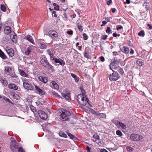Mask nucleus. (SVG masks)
<instances>
[{
  "label": "nucleus",
  "mask_w": 152,
  "mask_h": 152,
  "mask_svg": "<svg viewBox=\"0 0 152 152\" xmlns=\"http://www.w3.org/2000/svg\"><path fill=\"white\" fill-rule=\"evenodd\" d=\"M67 134L68 136L71 139L74 140H75L76 139V138L70 133H67Z\"/></svg>",
  "instance_id": "473e14b6"
},
{
  "label": "nucleus",
  "mask_w": 152,
  "mask_h": 152,
  "mask_svg": "<svg viewBox=\"0 0 152 152\" xmlns=\"http://www.w3.org/2000/svg\"><path fill=\"white\" fill-rule=\"evenodd\" d=\"M52 94L54 96L57 97H59L60 96L58 95L57 93L55 91L52 92Z\"/></svg>",
  "instance_id": "79ce46f5"
},
{
  "label": "nucleus",
  "mask_w": 152,
  "mask_h": 152,
  "mask_svg": "<svg viewBox=\"0 0 152 152\" xmlns=\"http://www.w3.org/2000/svg\"><path fill=\"white\" fill-rule=\"evenodd\" d=\"M62 96L64 97L67 100H70L71 98L69 94H66L64 93H62Z\"/></svg>",
  "instance_id": "5701e85b"
},
{
  "label": "nucleus",
  "mask_w": 152,
  "mask_h": 152,
  "mask_svg": "<svg viewBox=\"0 0 152 152\" xmlns=\"http://www.w3.org/2000/svg\"><path fill=\"white\" fill-rule=\"evenodd\" d=\"M138 35L139 36H141L142 37L145 35L144 32L142 30L140 31L138 33Z\"/></svg>",
  "instance_id": "4c0bfd02"
},
{
  "label": "nucleus",
  "mask_w": 152,
  "mask_h": 152,
  "mask_svg": "<svg viewBox=\"0 0 152 152\" xmlns=\"http://www.w3.org/2000/svg\"><path fill=\"white\" fill-rule=\"evenodd\" d=\"M4 31L6 34H8L10 33L11 34V32L12 31H11V28L10 27L7 26L4 28Z\"/></svg>",
  "instance_id": "412c9836"
},
{
  "label": "nucleus",
  "mask_w": 152,
  "mask_h": 152,
  "mask_svg": "<svg viewBox=\"0 0 152 152\" xmlns=\"http://www.w3.org/2000/svg\"><path fill=\"white\" fill-rule=\"evenodd\" d=\"M3 99L4 100L7 101L10 103L12 104V102H11V101L9 99L7 98H3Z\"/></svg>",
  "instance_id": "09e8293b"
},
{
  "label": "nucleus",
  "mask_w": 152,
  "mask_h": 152,
  "mask_svg": "<svg viewBox=\"0 0 152 152\" xmlns=\"http://www.w3.org/2000/svg\"><path fill=\"white\" fill-rule=\"evenodd\" d=\"M120 50L125 54H128L129 52V48L126 46H123L121 48Z\"/></svg>",
  "instance_id": "dca6fc26"
},
{
  "label": "nucleus",
  "mask_w": 152,
  "mask_h": 152,
  "mask_svg": "<svg viewBox=\"0 0 152 152\" xmlns=\"http://www.w3.org/2000/svg\"><path fill=\"white\" fill-rule=\"evenodd\" d=\"M18 152H25V151L23 150L22 148L20 147L18 149Z\"/></svg>",
  "instance_id": "4d7b16f0"
},
{
  "label": "nucleus",
  "mask_w": 152,
  "mask_h": 152,
  "mask_svg": "<svg viewBox=\"0 0 152 152\" xmlns=\"http://www.w3.org/2000/svg\"><path fill=\"white\" fill-rule=\"evenodd\" d=\"M38 79L41 82L44 83H46L48 81V78L46 77L39 76Z\"/></svg>",
  "instance_id": "6ab92c4d"
},
{
  "label": "nucleus",
  "mask_w": 152,
  "mask_h": 152,
  "mask_svg": "<svg viewBox=\"0 0 152 152\" xmlns=\"http://www.w3.org/2000/svg\"><path fill=\"white\" fill-rule=\"evenodd\" d=\"M113 35L114 37H117V36L119 37L120 36V35L119 34H117L114 33L113 34Z\"/></svg>",
  "instance_id": "13d9d810"
},
{
  "label": "nucleus",
  "mask_w": 152,
  "mask_h": 152,
  "mask_svg": "<svg viewBox=\"0 0 152 152\" xmlns=\"http://www.w3.org/2000/svg\"><path fill=\"white\" fill-rule=\"evenodd\" d=\"M112 3V0H109L108 1H107V4L109 5Z\"/></svg>",
  "instance_id": "052dcab7"
},
{
  "label": "nucleus",
  "mask_w": 152,
  "mask_h": 152,
  "mask_svg": "<svg viewBox=\"0 0 152 152\" xmlns=\"http://www.w3.org/2000/svg\"><path fill=\"white\" fill-rule=\"evenodd\" d=\"M93 137L94 138H95V139H96L97 140H99L100 139L99 136L96 134H94L93 135Z\"/></svg>",
  "instance_id": "37998d69"
},
{
  "label": "nucleus",
  "mask_w": 152,
  "mask_h": 152,
  "mask_svg": "<svg viewBox=\"0 0 152 152\" xmlns=\"http://www.w3.org/2000/svg\"><path fill=\"white\" fill-rule=\"evenodd\" d=\"M136 63L139 66H142L143 64V61L141 59H138L136 61Z\"/></svg>",
  "instance_id": "7c9ffc66"
},
{
  "label": "nucleus",
  "mask_w": 152,
  "mask_h": 152,
  "mask_svg": "<svg viewBox=\"0 0 152 152\" xmlns=\"http://www.w3.org/2000/svg\"><path fill=\"white\" fill-rule=\"evenodd\" d=\"M4 71L7 74H9L11 71H12V69L10 67L8 66L7 67L5 68Z\"/></svg>",
  "instance_id": "c756f323"
},
{
  "label": "nucleus",
  "mask_w": 152,
  "mask_h": 152,
  "mask_svg": "<svg viewBox=\"0 0 152 152\" xmlns=\"http://www.w3.org/2000/svg\"><path fill=\"white\" fill-rule=\"evenodd\" d=\"M18 71L20 74L22 76L25 75V73L23 70L20 69H19Z\"/></svg>",
  "instance_id": "72a5a7b5"
},
{
  "label": "nucleus",
  "mask_w": 152,
  "mask_h": 152,
  "mask_svg": "<svg viewBox=\"0 0 152 152\" xmlns=\"http://www.w3.org/2000/svg\"><path fill=\"white\" fill-rule=\"evenodd\" d=\"M31 47H29L26 49L25 52V53L26 55H28L31 53Z\"/></svg>",
  "instance_id": "cd10ccee"
},
{
  "label": "nucleus",
  "mask_w": 152,
  "mask_h": 152,
  "mask_svg": "<svg viewBox=\"0 0 152 152\" xmlns=\"http://www.w3.org/2000/svg\"><path fill=\"white\" fill-rule=\"evenodd\" d=\"M59 135L62 137L66 138L67 137L66 135L63 132H60L59 133Z\"/></svg>",
  "instance_id": "c9c22d12"
},
{
  "label": "nucleus",
  "mask_w": 152,
  "mask_h": 152,
  "mask_svg": "<svg viewBox=\"0 0 152 152\" xmlns=\"http://www.w3.org/2000/svg\"><path fill=\"white\" fill-rule=\"evenodd\" d=\"M10 139H12L11 141V143L10 144V148L12 151H14L15 149H18V144L16 142V141L14 139L11 137Z\"/></svg>",
  "instance_id": "39448f33"
},
{
  "label": "nucleus",
  "mask_w": 152,
  "mask_h": 152,
  "mask_svg": "<svg viewBox=\"0 0 152 152\" xmlns=\"http://www.w3.org/2000/svg\"><path fill=\"white\" fill-rule=\"evenodd\" d=\"M96 115L97 116H99L101 118H106V115L105 114L100 113H96Z\"/></svg>",
  "instance_id": "c85d7f7f"
},
{
  "label": "nucleus",
  "mask_w": 152,
  "mask_h": 152,
  "mask_svg": "<svg viewBox=\"0 0 152 152\" xmlns=\"http://www.w3.org/2000/svg\"><path fill=\"white\" fill-rule=\"evenodd\" d=\"M8 87L10 89L15 90H17L18 89V86L15 84L13 83H10L9 84Z\"/></svg>",
  "instance_id": "aec40b11"
},
{
  "label": "nucleus",
  "mask_w": 152,
  "mask_h": 152,
  "mask_svg": "<svg viewBox=\"0 0 152 152\" xmlns=\"http://www.w3.org/2000/svg\"><path fill=\"white\" fill-rule=\"evenodd\" d=\"M52 60H54L56 63H59L62 66H64L65 64L64 61L60 58L58 59L56 58H53L52 59Z\"/></svg>",
  "instance_id": "9b49d317"
},
{
  "label": "nucleus",
  "mask_w": 152,
  "mask_h": 152,
  "mask_svg": "<svg viewBox=\"0 0 152 152\" xmlns=\"http://www.w3.org/2000/svg\"><path fill=\"white\" fill-rule=\"evenodd\" d=\"M1 9L2 11L3 12H5L6 11V8L5 7L4 5H1Z\"/></svg>",
  "instance_id": "ea45409f"
},
{
  "label": "nucleus",
  "mask_w": 152,
  "mask_h": 152,
  "mask_svg": "<svg viewBox=\"0 0 152 152\" xmlns=\"http://www.w3.org/2000/svg\"><path fill=\"white\" fill-rule=\"evenodd\" d=\"M113 72L109 76V79L111 81H115L118 80L120 77L119 74L117 72L113 70Z\"/></svg>",
  "instance_id": "20e7f679"
},
{
  "label": "nucleus",
  "mask_w": 152,
  "mask_h": 152,
  "mask_svg": "<svg viewBox=\"0 0 152 152\" xmlns=\"http://www.w3.org/2000/svg\"><path fill=\"white\" fill-rule=\"evenodd\" d=\"M10 37L12 40L14 42L16 43L17 42V36L14 32L12 31L10 34Z\"/></svg>",
  "instance_id": "f8f14e48"
},
{
  "label": "nucleus",
  "mask_w": 152,
  "mask_h": 152,
  "mask_svg": "<svg viewBox=\"0 0 152 152\" xmlns=\"http://www.w3.org/2000/svg\"><path fill=\"white\" fill-rule=\"evenodd\" d=\"M0 57L3 59H6L7 58V56L0 49Z\"/></svg>",
  "instance_id": "b1692460"
},
{
  "label": "nucleus",
  "mask_w": 152,
  "mask_h": 152,
  "mask_svg": "<svg viewBox=\"0 0 152 152\" xmlns=\"http://www.w3.org/2000/svg\"><path fill=\"white\" fill-rule=\"evenodd\" d=\"M73 32L72 31L70 30L69 31H67V33L69 35H72L73 34Z\"/></svg>",
  "instance_id": "3c124183"
},
{
  "label": "nucleus",
  "mask_w": 152,
  "mask_h": 152,
  "mask_svg": "<svg viewBox=\"0 0 152 152\" xmlns=\"http://www.w3.org/2000/svg\"><path fill=\"white\" fill-rule=\"evenodd\" d=\"M48 34L51 37L53 38H55L58 36L57 33L54 30L49 31Z\"/></svg>",
  "instance_id": "ddd939ff"
},
{
  "label": "nucleus",
  "mask_w": 152,
  "mask_h": 152,
  "mask_svg": "<svg viewBox=\"0 0 152 152\" xmlns=\"http://www.w3.org/2000/svg\"><path fill=\"white\" fill-rule=\"evenodd\" d=\"M147 26L149 27V28L150 29H152V26L151 24H147Z\"/></svg>",
  "instance_id": "0e129e2a"
},
{
  "label": "nucleus",
  "mask_w": 152,
  "mask_h": 152,
  "mask_svg": "<svg viewBox=\"0 0 152 152\" xmlns=\"http://www.w3.org/2000/svg\"><path fill=\"white\" fill-rule=\"evenodd\" d=\"M118 72H119V73H120L121 74H123L124 72L123 70L121 68L119 69Z\"/></svg>",
  "instance_id": "6e6d98bb"
},
{
  "label": "nucleus",
  "mask_w": 152,
  "mask_h": 152,
  "mask_svg": "<svg viewBox=\"0 0 152 152\" xmlns=\"http://www.w3.org/2000/svg\"><path fill=\"white\" fill-rule=\"evenodd\" d=\"M38 114L40 117L43 120H46L47 118L46 113L42 110L39 111Z\"/></svg>",
  "instance_id": "9d476101"
},
{
  "label": "nucleus",
  "mask_w": 152,
  "mask_h": 152,
  "mask_svg": "<svg viewBox=\"0 0 152 152\" xmlns=\"http://www.w3.org/2000/svg\"><path fill=\"white\" fill-rule=\"evenodd\" d=\"M77 100L79 104L84 106L86 105L87 102L89 101L88 98L85 97L82 94H78L77 96Z\"/></svg>",
  "instance_id": "f03ea898"
},
{
  "label": "nucleus",
  "mask_w": 152,
  "mask_h": 152,
  "mask_svg": "<svg viewBox=\"0 0 152 152\" xmlns=\"http://www.w3.org/2000/svg\"><path fill=\"white\" fill-rule=\"evenodd\" d=\"M109 18V17H107V18H105V19L107 20L108 22H110V18Z\"/></svg>",
  "instance_id": "e2e57ef3"
},
{
  "label": "nucleus",
  "mask_w": 152,
  "mask_h": 152,
  "mask_svg": "<svg viewBox=\"0 0 152 152\" xmlns=\"http://www.w3.org/2000/svg\"><path fill=\"white\" fill-rule=\"evenodd\" d=\"M101 152H108V151L106 149H101Z\"/></svg>",
  "instance_id": "69168bd1"
},
{
  "label": "nucleus",
  "mask_w": 152,
  "mask_h": 152,
  "mask_svg": "<svg viewBox=\"0 0 152 152\" xmlns=\"http://www.w3.org/2000/svg\"><path fill=\"white\" fill-rule=\"evenodd\" d=\"M47 44L44 43V42H41L39 44L40 48L42 49H45L47 46Z\"/></svg>",
  "instance_id": "4be33fe9"
},
{
  "label": "nucleus",
  "mask_w": 152,
  "mask_h": 152,
  "mask_svg": "<svg viewBox=\"0 0 152 152\" xmlns=\"http://www.w3.org/2000/svg\"><path fill=\"white\" fill-rule=\"evenodd\" d=\"M72 77L74 78L76 83H77L79 80V77L77 76L73 73H71Z\"/></svg>",
  "instance_id": "a878e982"
},
{
  "label": "nucleus",
  "mask_w": 152,
  "mask_h": 152,
  "mask_svg": "<svg viewBox=\"0 0 152 152\" xmlns=\"http://www.w3.org/2000/svg\"><path fill=\"white\" fill-rule=\"evenodd\" d=\"M25 39L28 40V41H29L33 44L34 45L35 44L34 40L31 36L28 35L25 37Z\"/></svg>",
  "instance_id": "a211bd4d"
},
{
  "label": "nucleus",
  "mask_w": 152,
  "mask_h": 152,
  "mask_svg": "<svg viewBox=\"0 0 152 152\" xmlns=\"http://www.w3.org/2000/svg\"><path fill=\"white\" fill-rule=\"evenodd\" d=\"M127 149V150L129 152H132V148H131L130 147H128Z\"/></svg>",
  "instance_id": "5fc2aeb1"
},
{
  "label": "nucleus",
  "mask_w": 152,
  "mask_h": 152,
  "mask_svg": "<svg viewBox=\"0 0 152 152\" xmlns=\"http://www.w3.org/2000/svg\"><path fill=\"white\" fill-rule=\"evenodd\" d=\"M35 88L37 91V93H38L39 94L41 95H44L45 94V93L44 91L39 88L37 86L35 85Z\"/></svg>",
  "instance_id": "4468645a"
},
{
  "label": "nucleus",
  "mask_w": 152,
  "mask_h": 152,
  "mask_svg": "<svg viewBox=\"0 0 152 152\" xmlns=\"http://www.w3.org/2000/svg\"><path fill=\"white\" fill-rule=\"evenodd\" d=\"M134 50L132 49H131L130 52V53L131 54H133L134 53Z\"/></svg>",
  "instance_id": "774afa93"
},
{
  "label": "nucleus",
  "mask_w": 152,
  "mask_h": 152,
  "mask_svg": "<svg viewBox=\"0 0 152 152\" xmlns=\"http://www.w3.org/2000/svg\"><path fill=\"white\" fill-rule=\"evenodd\" d=\"M84 56L89 59H91V56L89 55V52L86 50H85L84 51Z\"/></svg>",
  "instance_id": "bb28decb"
},
{
  "label": "nucleus",
  "mask_w": 152,
  "mask_h": 152,
  "mask_svg": "<svg viewBox=\"0 0 152 152\" xmlns=\"http://www.w3.org/2000/svg\"><path fill=\"white\" fill-rule=\"evenodd\" d=\"M113 123L115 124L116 126L118 127H119V125L120 122L118 120H114L113 121Z\"/></svg>",
  "instance_id": "f704fd0d"
},
{
  "label": "nucleus",
  "mask_w": 152,
  "mask_h": 152,
  "mask_svg": "<svg viewBox=\"0 0 152 152\" xmlns=\"http://www.w3.org/2000/svg\"><path fill=\"white\" fill-rule=\"evenodd\" d=\"M54 9L56 10H58L59 9V7L58 5H57L56 7H54Z\"/></svg>",
  "instance_id": "603ef678"
},
{
  "label": "nucleus",
  "mask_w": 152,
  "mask_h": 152,
  "mask_svg": "<svg viewBox=\"0 0 152 152\" xmlns=\"http://www.w3.org/2000/svg\"><path fill=\"white\" fill-rule=\"evenodd\" d=\"M50 86L52 88L58 89L59 88V86L58 84L55 81H52L50 84Z\"/></svg>",
  "instance_id": "2eb2a0df"
},
{
  "label": "nucleus",
  "mask_w": 152,
  "mask_h": 152,
  "mask_svg": "<svg viewBox=\"0 0 152 152\" xmlns=\"http://www.w3.org/2000/svg\"><path fill=\"white\" fill-rule=\"evenodd\" d=\"M87 150L88 152H90L91 148L88 146H87L86 147Z\"/></svg>",
  "instance_id": "680f3d73"
},
{
  "label": "nucleus",
  "mask_w": 152,
  "mask_h": 152,
  "mask_svg": "<svg viewBox=\"0 0 152 152\" xmlns=\"http://www.w3.org/2000/svg\"><path fill=\"white\" fill-rule=\"evenodd\" d=\"M123 28V26L121 25H118L117 26L116 29L118 31L120 29H122Z\"/></svg>",
  "instance_id": "de8ad7c7"
},
{
  "label": "nucleus",
  "mask_w": 152,
  "mask_h": 152,
  "mask_svg": "<svg viewBox=\"0 0 152 152\" xmlns=\"http://www.w3.org/2000/svg\"><path fill=\"white\" fill-rule=\"evenodd\" d=\"M121 127L123 129H126V125L120 122L119 125V127Z\"/></svg>",
  "instance_id": "58836bf2"
},
{
  "label": "nucleus",
  "mask_w": 152,
  "mask_h": 152,
  "mask_svg": "<svg viewBox=\"0 0 152 152\" xmlns=\"http://www.w3.org/2000/svg\"><path fill=\"white\" fill-rule=\"evenodd\" d=\"M116 10V9L115 8H112L111 9V11L113 13L115 12Z\"/></svg>",
  "instance_id": "338daca9"
},
{
  "label": "nucleus",
  "mask_w": 152,
  "mask_h": 152,
  "mask_svg": "<svg viewBox=\"0 0 152 152\" xmlns=\"http://www.w3.org/2000/svg\"><path fill=\"white\" fill-rule=\"evenodd\" d=\"M83 38L85 40H86L88 39V37L87 35L85 33H84L83 34Z\"/></svg>",
  "instance_id": "a18cd8bd"
},
{
  "label": "nucleus",
  "mask_w": 152,
  "mask_h": 152,
  "mask_svg": "<svg viewBox=\"0 0 152 152\" xmlns=\"http://www.w3.org/2000/svg\"><path fill=\"white\" fill-rule=\"evenodd\" d=\"M102 24L101 25V26L102 27L103 26H104L107 23V22L106 21L104 20L102 22Z\"/></svg>",
  "instance_id": "864d4df0"
},
{
  "label": "nucleus",
  "mask_w": 152,
  "mask_h": 152,
  "mask_svg": "<svg viewBox=\"0 0 152 152\" xmlns=\"http://www.w3.org/2000/svg\"><path fill=\"white\" fill-rule=\"evenodd\" d=\"M5 50L8 55L11 57H13L14 55V51L11 48L9 47H6L5 49Z\"/></svg>",
  "instance_id": "0eeeda50"
},
{
  "label": "nucleus",
  "mask_w": 152,
  "mask_h": 152,
  "mask_svg": "<svg viewBox=\"0 0 152 152\" xmlns=\"http://www.w3.org/2000/svg\"><path fill=\"white\" fill-rule=\"evenodd\" d=\"M106 32L108 34H110L112 33V30L108 26L107 29L106 30Z\"/></svg>",
  "instance_id": "e433bc0d"
},
{
  "label": "nucleus",
  "mask_w": 152,
  "mask_h": 152,
  "mask_svg": "<svg viewBox=\"0 0 152 152\" xmlns=\"http://www.w3.org/2000/svg\"><path fill=\"white\" fill-rule=\"evenodd\" d=\"M23 85L24 88L29 90H32L34 88L31 83L25 81L23 82Z\"/></svg>",
  "instance_id": "423d86ee"
},
{
  "label": "nucleus",
  "mask_w": 152,
  "mask_h": 152,
  "mask_svg": "<svg viewBox=\"0 0 152 152\" xmlns=\"http://www.w3.org/2000/svg\"><path fill=\"white\" fill-rule=\"evenodd\" d=\"M30 108L31 110H32V111L34 112L35 111L36 109L32 105H31L30 106Z\"/></svg>",
  "instance_id": "c03bdc74"
},
{
  "label": "nucleus",
  "mask_w": 152,
  "mask_h": 152,
  "mask_svg": "<svg viewBox=\"0 0 152 152\" xmlns=\"http://www.w3.org/2000/svg\"><path fill=\"white\" fill-rule=\"evenodd\" d=\"M8 75L10 76V77L12 80H16L18 79V77L14 72L11 71L9 74H7Z\"/></svg>",
  "instance_id": "f3484780"
},
{
  "label": "nucleus",
  "mask_w": 152,
  "mask_h": 152,
  "mask_svg": "<svg viewBox=\"0 0 152 152\" xmlns=\"http://www.w3.org/2000/svg\"><path fill=\"white\" fill-rule=\"evenodd\" d=\"M142 138V136L138 134H132L130 136L131 139L134 141H139Z\"/></svg>",
  "instance_id": "1a4fd4ad"
},
{
  "label": "nucleus",
  "mask_w": 152,
  "mask_h": 152,
  "mask_svg": "<svg viewBox=\"0 0 152 152\" xmlns=\"http://www.w3.org/2000/svg\"><path fill=\"white\" fill-rule=\"evenodd\" d=\"M100 59L101 61L102 62H103L104 61V58L103 56H101L100 57Z\"/></svg>",
  "instance_id": "bf43d9fd"
},
{
  "label": "nucleus",
  "mask_w": 152,
  "mask_h": 152,
  "mask_svg": "<svg viewBox=\"0 0 152 152\" xmlns=\"http://www.w3.org/2000/svg\"><path fill=\"white\" fill-rule=\"evenodd\" d=\"M60 115V119L62 121H68V116L70 115V113L67 110H64Z\"/></svg>",
  "instance_id": "7ed1b4c3"
},
{
  "label": "nucleus",
  "mask_w": 152,
  "mask_h": 152,
  "mask_svg": "<svg viewBox=\"0 0 152 152\" xmlns=\"http://www.w3.org/2000/svg\"><path fill=\"white\" fill-rule=\"evenodd\" d=\"M78 28L79 29V30L81 31H83V28H82V26H81L80 25H78L77 26Z\"/></svg>",
  "instance_id": "8fccbe9b"
},
{
  "label": "nucleus",
  "mask_w": 152,
  "mask_h": 152,
  "mask_svg": "<svg viewBox=\"0 0 152 152\" xmlns=\"http://www.w3.org/2000/svg\"><path fill=\"white\" fill-rule=\"evenodd\" d=\"M40 60L41 64L44 67L51 71H53V66L49 64L45 56L44 55L41 56Z\"/></svg>",
  "instance_id": "f257e3e1"
},
{
  "label": "nucleus",
  "mask_w": 152,
  "mask_h": 152,
  "mask_svg": "<svg viewBox=\"0 0 152 152\" xmlns=\"http://www.w3.org/2000/svg\"><path fill=\"white\" fill-rule=\"evenodd\" d=\"M116 134L117 135L120 136H121L122 135V133L121 131L119 130H118L116 131Z\"/></svg>",
  "instance_id": "a19ab883"
},
{
  "label": "nucleus",
  "mask_w": 152,
  "mask_h": 152,
  "mask_svg": "<svg viewBox=\"0 0 152 152\" xmlns=\"http://www.w3.org/2000/svg\"><path fill=\"white\" fill-rule=\"evenodd\" d=\"M47 52L48 55L50 56V59L52 60V59L54 55L51 51L49 50H47Z\"/></svg>",
  "instance_id": "2f4dec72"
},
{
  "label": "nucleus",
  "mask_w": 152,
  "mask_h": 152,
  "mask_svg": "<svg viewBox=\"0 0 152 152\" xmlns=\"http://www.w3.org/2000/svg\"><path fill=\"white\" fill-rule=\"evenodd\" d=\"M107 35H103L102 36V39L103 40H106L107 39Z\"/></svg>",
  "instance_id": "49530a36"
},
{
  "label": "nucleus",
  "mask_w": 152,
  "mask_h": 152,
  "mask_svg": "<svg viewBox=\"0 0 152 152\" xmlns=\"http://www.w3.org/2000/svg\"><path fill=\"white\" fill-rule=\"evenodd\" d=\"M121 60L120 59L118 58H114L111 60V63L110 64V68H111L110 66H114L118 64L121 62Z\"/></svg>",
  "instance_id": "6e6552de"
},
{
  "label": "nucleus",
  "mask_w": 152,
  "mask_h": 152,
  "mask_svg": "<svg viewBox=\"0 0 152 152\" xmlns=\"http://www.w3.org/2000/svg\"><path fill=\"white\" fill-rule=\"evenodd\" d=\"M1 81L3 86L4 87H6L8 84L7 81L5 78L1 79Z\"/></svg>",
  "instance_id": "393cba45"
}]
</instances>
